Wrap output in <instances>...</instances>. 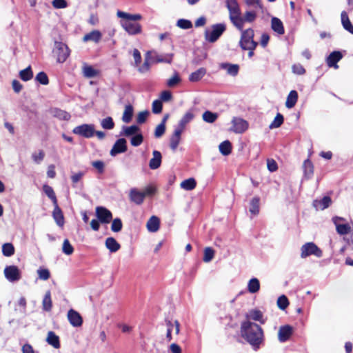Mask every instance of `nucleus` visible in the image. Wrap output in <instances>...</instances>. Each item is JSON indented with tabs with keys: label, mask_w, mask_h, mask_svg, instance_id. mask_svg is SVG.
Segmentation results:
<instances>
[{
	"label": "nucleus",
	"mask_w": 353,
	"mask_h": 353,
	"mask_svg": "<svg viewBox=\"0 0 353 353\" xmlns=\"http://www.w3.org/2000/svg\"><path fill=\"white\" fill-rule=\"evenodd\" d=\"M241 335L254 350L259 348L263 341V332L258 324L245 321L241 324Z\"/></svg>",
	"instance_id": "obj_1"
},
{
	"label": "nucleus",
	"mask_w": 353,
	"mask_h": 353,
	"mask_svg": "<svg viewBox=\"0 0 353 353\" xmlns=\"http://www.w3.org/2000/svg\"><path fill=\"white\" fill-rule=\"evenodd\" d=\"M117 15L122 19L121 25L122 28L131 35L139 34L141 32V26L137 21L141 19L139 14H132L121 10H118Z\"/></svg>",
	"instance_id": "obj_2"
},
{
	"label": "nucleus",
	"mask_w": 353,
	"mask_h": 353,
	"mask_svg": "<svg viewBox=\"0 0 353 353\" xmlns=\"http://www.w3.org/2000/svg\"><path fill=\"white\" fill-rule=\"evenodd\" d=\"M226 6L229 10L230 19L232 24L239 30L243 28L244 20L241 16L239 4L236 0H227Z\"/></svg>",
	"instance_id": "obj_3"
},
{
	"label": "nucleus",
	"mask_w": 353,
	"mask_h": 353,
	"mask_svg": "<svg viewBox=\"0 0 353 353\" xmlns=\"http://www.w3.org/2000/svg\"><path fill=\"white\" fill-rule=\"evenodd\" d=\"M300 256L301 259H305L310 256L320 258L323 256V252L314 243L307 242L301 246Z\"/></svg>",
	"instance_id": "obj_4"
},
{
	"label": "nucleus",
	"mask_w": 353,
	"mask_h": 353,
	"mask_svg": "<svg viewBox=\"0 0 353 353\" xmlns=\"http://www.w3.org/2000/svg\"><path fill=\"white\" fill-rule=\"evenodd\" d=\"M240 40V46L243 50H254L257 43L253 40L254 31L249 28L243 31Z\"/></svg>",
	"instance_id": "obj_5"
},
{
	"label": "nucleus",
	"mask_w": 353,
	"mask_h": 353,
	"mask_svg": "<svg viewBox=\"0 0 353 353\" xmlns=\"http://www.w3.org/2000/svg\"><path fill=\"white\" fill-rule=\"evenodd\" d=\"M226 27L224 23H217L213 25L212 31H206L205 34V39L209 42H215L225 30Z\"/></svg>",
	"instance_id": "obj_6"
},
{
	"label": "nucleus",
	"mask_w": 353,
	"mask_h": 353,
	"mask_svg": "<svg viewBox=\"0 0 353 353\" xmlns=\"http://www.w3.org/2000/svg\"><path fill=\"white\" fill-rule=\"evenodd\" d=\"M54 52L57 56V61L63 63L70 55V50L67 45L62 42L54 43Z\"/></svg>",
	"instance_id": "obj_7"
},
{
	"label": "nucleus",
	"mask_w": 353,
	"mask_h": 353,
	"mask_svg": "<svg viewBox=\"0 0 353 353\" xmlns=\"http://www.w3.org/2000/svg\"><path fill=\"white\" fill-rule=\"evenodd\" d=\"M194 118L192 110H189L179 120L178 124L175 126L174 132H183L188 130V125Z\"/></svg>",
	"instance_id": "obj_8"
},
{
	"label": "nucleus",
	"mask_w": 353,
	"mask_h": 353,
	"mask_svg": "<svg viewBox=\"0 0 353 353\" xmlns=\"http://www.w3.org/2000/svg\"><path fill=\"white\" fill-rule=\"evenodd\" d=\"M5 277L10 282H15L21 279V272L15 265H10L4 269Z\"/></svg>",
	"instance_id": "obj_9"
},
{
	"label": "nucleus",
	"mask_w": 353,
	"mask_h": 353,
	"mask_svg": "<svg viewBox=\"0 0 353 353\" xmlns=\"http://www.w3.org/2000/svg\"><path fill=\"white\" fill-rule=\"evenodd\" d=\"M165 325L167 327L166 332V340L171 341L172 340V333L174 332L176 335H178L180 332V323L178 321H165Z\"/></svg>",
	"instance_id": "obj_10"
},
{
	"label": "nucleus",
	"mask_w": 353,
	"mask_h": 353,
	"mask_svg": "<svg viewBox=\"0 0 353 353\" xmlns=\"http://www.w3.org/2000/svg\"><path fill=\"white\" fill-rule=\"evenodd\" d=\"M232 123V130L234 131V132H243L246 131L249 127L248 121L240 117H234Z\"/></svg>",
	"instance_id": "obj_11"
},
{
	"label": "nucleus",
	"mask_w": 353,
	"mask_h": 353,
	"mask_svg": "<svg viewBox=\"0 0 353 353\" xmlns=\"http://www.w3.org/2000/svg\"><path fill=\"white\" fill-rule=\"evenodd\" d=\"M96 214L99 221L103 223H110L112 219L111 212L104 207H97Z\"/></svg>",
	"instance_id": "obj_12"
},
{
	"label": "nucleus",
	"mask_w": 353,
	"mask_h": 353,
	"mask_svg": "<svg viewBox=\"0 0 353 353\" xmlns=\"http://www.w3.org/2000/svg\"><path fill=\"white\" fill-rule=\"evenodd\" d=\"M68 320L73 327H80L83 323L81 314L73 309L69 310L67 314Z\"/></svg>",
	"instance_id": "obj_13"
},
{
	"label": "nucleus",
	"mask_w": 353,
	"mask_h": 353,
	"mask_svg": "<svg viewBox=\"0 0 353 353\" xmlns=\"http://www.w3.org/2000/svg\"><path fill=\"white\" fill-rule=\"evenodd\" d=\"M293 332V328L289 325H283L279 327L278 332V339L281 343L287 341Z\"/></svg>",
	"instance_id": "obj_14"
},
{
	"label": "nucleus",
	"mask_w": 353,
	"mask_h": 353,
	"mask_svg": "<svg viewBox=\"0 0 353 353\" xmlns=\"http://www.w3.org/2000/svg\"><path fill=\"white\" fill-rule=\"evenodd\" d=\"M127 150L126 141L125 139L121 138L118 139L114 144L110 150V155L115 157L116 155L125 152Z\"/></svg>",
	"instance_id": "obj_15"
},
{
	"label": "nucleus",
	"mask_w": 353,
	"mask_h": 353,
	"mask_svg": "<svg viewBox=\"0 0 353 353\" xmlns=\"http://www.w3.org/2000/svg\"><path fill=\"white\" fill-rule=\"evenodd\" d=\"M129 196L131 201L137 205H141L144 201L145 194L143 192L139 191L136 188H132L130 191Z\"/></svg>",
	"instance_id": "obj_16"
},
{
	"label": "nucleus",
	"mask_w": 353,
	"mask_h": 353,
	"mask_svg": "<svg viewBox=\"0 0 353 353\" xmlns=\"http://www.w3.org/2000/svg\"><path fill=\"white\" fill-rule=\"evenodd\" d=\"M52 217L59 227L62 228L64 225L65 220L63 212L59 207L58 203L54 205V210L52 212Z\"/></svg>",
	"instance_id": "obj_17"
},
{
	"label": "nucleus",
	"mask_w": 353,
	"mask_h": 353,
	"mask_svg": "<svg viewBox=\"0 0 353 353\" xmlns=\"http://www.w3.org/2000/svg\"><path fill=\"white\" fill-rule=\"evenodd\" d=\"M342 59V54L339 51L332 52L327 58V63L329 67L338 68L337 62Z\"/></svg>",
	"instance_id": "obj_18"
},
{
	"label": "nucleus",
	"mask_w": 353,
	"mask_h": 353,
	"mask_svg": "<svg viewBox=\"0 0 353 353\" xmlns=\"http://www.w3.org/2000/svg\"><path fill=\"white\" fill-rule=\"evenodd\" d=\"M153 157L150 160L149 167L152 170H156L161 166L162 156L160 152L154 150L152 152Z\"/></svg>",
	"instance_id": "obj_19"
},
{
	"label": "nucleus",
	"mask_w": 353,
	"mask_h": 353,
	"mask_svg": "<svg viewBox=\"0 0 353 353\" xmlns=\"http://www.w3.org/2000/svg\"><path fill=\"white\" fill-rule=\"evenodd\" d=\"M102 38V34L99 30H94L91 31L90 32L85 34L83 37V41H93L96 43H99Z\"/></svg>",
	"instance_id": "obj_20"
},
{
	"label": "nucleus",
	"mask_w": 353,
	"mask_h": 353,
	"mask_svg": "<svg viewBox=\"0 0 353 353\" xmlns=\"http://www.w3.org/2000/svg\"><path fill=\"white\" fill-rule=\"evenodd\" d=\"M160 220L156 216H152L147 222L146 227L149 232H156L159 230Z\"/></svg>",
	"instance_id": "obj_21"
},
{
	"label": "nucleus",
	"mask_w": 353,
	"mask_h": 353,
	"mask_svg": "<svg viewBox=\"0 0 353 353\" xmlns=\"http://www.w3.org/2000/svg\"><path fill=\"white\" fill-rule=\"evenodd\" d=\"M220 68L227 71V73L232 77L238 74L239 66L237 64H232L229 63H223L221 64Z\"/></svg>",
	"instance_id": "obj_22"
},
{
	"label": "nucleus",
	"mask_w": 353,
	"mask_h": 353,
	"mask_svg": "<svg viewBox=\"0 0 353 353\" xmlns=\"http://www.w3.org/2000/svg\"><path fill=\"white\" fill-rule=\"evenodd\" d=\"M272 29L279 34H283L285 32L282 21L277 17H272L271 20Z\"/></svg>",
	"instance_id": "obj_23"
},
{
	"label": "nucleus",
	"mask_w": 353,
	"mask_h": 353,
	"mask_svg": "<svg viewBox=\"0 0 353 353\" xmlns=\"http://www.w3.org/2000/svg\"><path fill=\"white\" fill-rule=\"evenodd\" d=\"M46 341L54 348L58 349L60 347L59 337L52 331L48 332Z\"/></svg>",
	"instance_id": "obj_24"
},
{
	"label": "nucleus",
	"mask_w": 353,
	"mask_h": 353,
	"mask_svg": "<svg viewBox=\"0 0 353 353\" xmlns=\"http://www.w3.org/2000/svg\"><path fill=\"white\" fill-rule=\"evenodd\" d=\"M298 101V93L296 90H291L285 101L286 108L290 109L294 107Z\"/></svg>",
	"instance_id": "obj_25"
},
{
	"label": "nucleus",
	"mask_w": 353,
	"mask_h": 353,
	"mask_svg": "<svg viewBox=\"0 0 353 353\" xmlns=\"http://www.w3.org/2000/svg\"><path fill=\"white\" fill-rule=\"evenodd\" d=\"M105 247L111 252H117L120 248V244L113 237H108L105 242Z\"/></svg>",
	"instance_id": "obj_26"
},
{
	"label": "nucleus",
	"mask_w": 353,
	"mask_h": 353,
	"mask_svg": "<svg viewBox=\"0 0 353 353\" xmlns=\"http://www.w3.org/2000/svg\"><path fill=\"white\" fill-rule=\"evenodd\" d=\"M341 23L345 30L350 33L353 34V26L349 19L347 14L345 11H343L341 14Z\"/></svg>",
	"instance_id": "obj_27"
},
{
	"label": "nucleus",
	"mask_w": 353,
	"mask_h": 353,
	"mask_svg": "<svg viewBox=\"0 0 353 353\" xmlns=\"http://www.w3.org/2000/svg\"><path fill=\"white\" fill-rule=\"evenodd\" d=\"M82 70L83 76L87 78H93L99 74V71L97 70L94 69L91 65H87L86 63L83 64Z\"/></svg>",
	"instance_id": "obj_28"
},
{
	"label": "nucleus",
	"mask_w": 353,
	"mask_h": 353,
	"mask_svg": "<svg viewBox=\"0 0 353 353\" xmlns=\"http://www.w3.org/2000/svg\"><path fill=\"white\" fill-rule=\"evenodd\" d=\"M72 132H101V131L95 130L94 125L92 124H83L81 125L76 127Z\"/></svg>",
	"instance_id": "obj_29"
},
{
	"label": "nucleus",
	"mask_w": 353,
	"mask_h": 353,
	"mask_svg": "<svg viewBox=\"0 0 353 353\" xmlns=\"http://www.w3.org/2000/svg\"><path fill=\"white\" fill-rule=\"evenodd\" d=\"M206 74V70L204 68H201L195 72L191 73L189 77V80L192 82H197L200 81Z\"/></svg>",
	"instance_id": "obj_30"
},
{
	"label": "nucleus",
	"mask_w": 353,
	"mask_h": 353,
	"mask_svg": "<svg viewBox=\"0 0 353 353\" xmlns=\"http://www.w3.org/2000/svg\"><path fill=\"white\" fill-rule=\"evenodd\" d=\"M134 108L132 105H127L125 107L122 116V120L124 123H130L132 119Z\"/></svg>",
	"instance_id": "obj_31"
},
{
	"label": "nucleus",
	"mask_w": 353,
	"mask_h": 353,
	"mask_svg": "<svg viewBox=\"0 0 353 353\" xmlns=\"http://www.w3.org/2000/svg\"><path fill=\"white\" fill-rule=\"evenodd\" d=\"M51 114L53 117L60 120H68L70 118V115L68 112L59 108L52 109Z\"/></svg>",
	"instance_id": "obj_32"
},
{
	"label": "nucleus",
	"mask_w": 353,
	"mask_h": 353,
	"mask_svg": "<svg viewBox=\"0 0 353 353\" xmlns=\"http://www.w3.org/2000/svg\"><path fill=\"white\" fill-rule=\"evenodd\" d=\"M331 199L329 196H324L322 199L319 201H314V205L316 208H320L321 210H324L330 206L331 204Z\"/></svg>",
	"instance_id": "obj_33"
},
{
	"label": "nucleus",
	"mask_w": 353,
	"mask_h": 353,
	"mask_svg": "<svg viewBox=\"0 0 353 353\" xmlns=\"http://www.w3.org/2000/svg\"><path fill=\"white\" fill-rule=\"evenodd\" d=\"M219 117V114L216 112H212L210 110H206L203 113V120L209 123H214Z\"/></svg>",
	"instance_id": "obj_34"
},
{
	"label": "nucleus",
	"mask_w": 353,
	"mask_h": 353,
	"mask_svg": "<svg viewBox=\"0 0 353 353\" xmlns=\"http://www.w3.org/2000/svg\"><path fill=\"white\" fill-rule=\"evenodd\" d=\"M260 289V283L258 279L252 278L248 283V290L249 292L254 294L257 292Z\"/></svg>",
	"instance_id": "obj_35"
},
{
	"label": "nucleus",
	"mask_w": 353,
	"mask_h": 353,
	"mask_svg": "<svg viewBox=\"0 0 353 353\" xmlns=\"http://www.w3.org/2000/svg\"><path fill=\"white\" fill-rule=\"evenodd\" d=\"M42 306L43 310L45 311L49 312L51 310L52 303L51 299V293L50 291L46 292L42 301Z\"/></svg>",
	"instance_id": "obj_36"
},
{
	"label": "nucleus",
	"mask_w": 353,
	"mask_h": 353,
	"mask_svg": "<svg viewBox=\"0 0 353 353\" xmlns=\"http://www.w3.org/2000/svg\"><path fill=\"white\" fill-rule=\"evenodd\" d=\"M181 188L185 190H192L196 185V182L194 178H189L181 183Z\"/></svg>",
	"instance_id": "obj_37"
},
{
	"label": "nucleus",
	"mask_w": 353,
	"mask_h": 353,
	"mask_svg": "<svg viewBox=\"0 0 353 353\" xmlns=\"http://www.w3.org/2000/svg\"><path fill=\"white\" fill-rule=\"evenodd\" d=\"M303 168L305 176L307 178H310L314 172V166L312 163L309 159H306L303 163Z\"/></svg>",
	"instance_id": "obj_38"
},
{
	"label": "nucleus",
	"mask_w": 353,
	"mask_h": 353,
	"mask_svg": "<svg viewBox=\"0 0 353 353\" xmlns=\"http://www.w3.org/2000/svg\"><path fill=\"white\" fill-rule=\"evenodd\" d=\"M43 190L45 194L47 195V196L50 199H51V201L53 203V205L58 203L55 193L52 187L49 186L48 185H44L43 186Z\"/></svg>",
	"instance_id": "obj_39"
},
{
	"label": "nucleus",
	"mask_w": 353,
	"mask_h": 353,
	"mask_svg": "<svg viewBox=\"0 0 353 353\" xmlns=\"http://www.w3.org/2000/svg\"><path fill=\"white\" fill-rule=\"evenodd\" d=\"M260 199L257 196L254 197L250 201V212L254 215H256L259 212Z\"/></svg>",
	"instance_id": "obj_40"
},
{
	"label": "nucleus",
	"mask_w": 353,
	"mask_h": 353,
	"mask_svg": "<svg viewBox=\"0 0 353 353\" xmlns=\"http://www.w3.org/2000/svg\"><path fill=\"white\" fill-rule=\"evenodd\" d=\"M219 148L220 152L224 156H227L231 153L232 146L229 141H223L219 145Z\"/></svg>",
	"instance_id": "obj_41"
},
{
	"label": "nucleus",
	"mask_w": 353,
	"mask_h": 353,
	"mask_svg": "<svg viewBox=\"0 0 353 353\" xmlns=\"http://www.w3.org/2000/svg\"><path fill=\"white\" fill-rule=\"evenodd\" d=\"M19 77L21 79L24 81L30 80L33 77V73L30 66H28L24 70H22L19 72Z\"/></svg>",
	"instance_id": "obj_42"
},
{
	"label": "nucleus",
	"mask_w": 353,
	"mask_h": 353,
	"mask_svg": "<svg viewBox=\"0 0 353 353\" xmlns=\"http://www.w3.org/2000/svg\"><path fill=\"white\" fill-rule=\"evenodd\" d=\"M336 232L340 235H345L352 231V228L350 224L345 223L342 225H336Z\"/></svg>",
	"instance_id": "obj_43"
},
{
	"label": "nucleus",
	"mask_w": 353,
	"mask_h": 353,
	"mask_svg": "<svg viewBox=\"0 0 353 353\" xmlns=\"http://www.w3.org/2000/svg\"><path fill=\"white\" fill-rule=\"evenodd\" d=\"M172 54H157L154 57V59L157 63H170L172 61Z\"/></svg>",
	"instance_id": "obj_44"
},
{
	"label": "nucleus",
	"mask_w": 353,
	"mask_h": 353,
	"mask_svg": "<svg viewBox=\"0 0 353 353\" xmlns=\"http://www.w3.org/2000/svg\"><path fill=\"white\" fill-rule=\"evenodd\" d=\"M181 134H172L170 139V146L172 150H175L181 139Z\"/></svg>",
	"instance_id": "obj_45"
},
{
	"label": "nucleus",
	"mask_w": 353,
	"mask_h": 353,
	"mask_svg": "<svg viewBox=\"0 0 353 353\" xmlns=\"http://www.w3.org/2000/svg\"><path fill=\"white\" fill-rule=\"evenodd\" d=\"M214 256V250L210 247L205 248L204 250V253H203V261L205 263H209L210 261H211L212 260Z\"/></svg>",
	"instance_id": "obj_46"
},
{
	"label": "nucleus",
	"mask_w": 353,
	"mask_h": 353,
	"mask_svg": "<svg viewBox=\"0 0 353 353\" xmlns=\"http://www.w3.org/2000/svg\"><path fill=\"white\" fill-rule=\"evenodd\" d=\"M181 79L178 74V72H175L172 77H170L167 81V85L170 88H173L176 86L181 82Z\"/></svg>",
	"instance_id": "obj_47"
},
{
	"label": "nucleus",
	"mask_w": 353,
	"mask_h": 353,
	"mask_svg": "<svg viewBox=\"0 0 353 353\" xmlns=\"http://www.w3.org/2000/svg\"><path fill=\"white\" fill-rule=\"evenodd\" d=\"M3 254L6 256H10L14 253V248L12 244L7 243L2 246Z\"/></svg>",
	"instance_id": "obj_48"
},
{
	"label": "nucleus",
	"mask_w": 353,
	"mask_h": 353,
	"mask_svg": "<svg viewBox=\"0 0 353 353\" xmlns=\"http://www.w3.org/2000/svg\"><path fill=\"white\" fill-rule=\"evenodd\" d=\"M62 252L66 255H71L74 252V248L68 239H65L62 245Z\"/></svg>",
	"instance_id": "obj_49"
},
{
	"label": "nucleus",
	"mask_w": 353,
	"mask_h": 353,
	"mask_svg": "<svg viewBox=\"0 0 353 353\" xmlns=\"http://www.w3.org/2000/svg\"><path fill=\"white\" fill-rule=\"evenodd\" d=\"M247 317L254 321H260L262 323H263L262 321L263 314L259 310H251L248 314Z\"/></svg>",
	"instance_id": "obj_50"
},
{
	"label": "nucleus",
	"mask_w": 353,
	"mask_h": 353,
	"mask_svg": "<svg viewBox=\"0 0 353 353\" xmlns=\"http://www.w3.org/2000/svg\"><path fill=\"white\" fill-rule=\"evenodd\" d=\"M101 125L105 130H112L114 128V123L112 119L108 117L101 121Z\"/></svg>",
	"instance_id": "obj_51"
},
{
	"label": "nucleus",
	"mask_w": 353,
	"mask_h": 353,
	"mask_svg": "<svg viewBox=\"0 0 353 353\" xmlns=\"http://www.w3.org/2000/svg\"><path fill=\"white\" fill-rule=\"evenodd\" d=\"M283 116L280 114V113H278L276 114V116L275 117L274 119L273 120V121L270 124V128L272 129V128H279V126H281V125L283 123Z\"/></svg>",
	"instance_id": "obj_52"
},
{
	"label": "nucleus",
	"mask_w": 353,
	"mask_h": 353,
	"mask_svg": "<svg viewBox=\"0 0 353 353\" xmlns=\"http://www.w3.org/2000/svg\"><path fill=\"white\" fill-rule=\"evenodd\" d=\"M176 26L181 29L187 30L192 27V23L190 20L181 19L177 21Z\"/></svg>",
	"instance_id": "obj_53"
},
{
	"label": "nucleus",
	"mask_w": 353,
	"mask_h": 353,
	"mask_svg": "<svg viewBox=\"0 0 353 353\" xmlns=\"http://www.w3.org/2000/svg\"><path fill=\"white\" fill-rule=\"evenodd\" d=\"M39 279L43 281L48 280L50 276V271L46 268H39L37 270Z\"/></svg>",
	"instance_id": "obj_54"
},
{
	"label": "nucleus",
	"mask_w": 353,
	"mask_h": 353,
	"mask_svg": "<svg viewBox=\"0 0 353 353\" xmlns=\"http://www.w3.org/2000/svg\"><path fill=\"white\" fill-rule=\"evenodd\" d=\"M35 80L42 85H47L49 83L48 77L44 72H39L35 77Z\"/></svg>",
	"instance_id": "obj_55"
},
{
	"label": "nucleus",
	"mask_w": 353,
	"mask_h": 353,
	"mask_svg": "<svg viewBox=\"0 0 353 353\" xmlns=\"http://www.w3.org/2000/svg\"><path fill=\"white\" fill-rule=\"evenodd\" d=\"M149 56H150V52H148L146 54V57H145L143 64L141 66H140L138 69V70L141 73L147 72L150 70V64L149 63Z\"/></svg>",
	"instance_id": "obj_56"
},
{
	"label": "nucleus",
	"mask_w": 353,
	"mask_h": 353,
	"mask_svg": "<svg viewBox=\"0 0 353 353\" xmlns=\"http://www.w3.org/2000/svg\"><path fill=\"white\" fill-rule=\"evenodd\" d=\"M289 305L288 298L285 295L279 296L277 299V305L281 310H285Z\"/></svg>",
	"instance_id": "obj_57"
},
{
	"label": "nucleus",
	"mask_w": 353,
	"mask_h": 353,
	"mask_svg": "<svg viewBox=\"0 0 353 353\" xmlns=\"http://www.w3.org/2000/svg\"><path fill=\"white\" fill-rule=\"evenodd\" d=\"M133 136L131 137V144L133 146H139L143 142V136L141 134H132Z\"/></svg>",
	"instance_id": "obj_58"
},
{
	"label": "nucleus",
	"mask_w": 353,
	"mask_h": 353,
	"mask_svg": "<svg viewBox=\"0 0 353 353\" xmlns=\"http://www.w3.org/2000/svg\"><path fill=\"white\" fill-rule=\"evenodd\" d=\"M122 229V222L121 220L119 218L114 219L112 221L111 230L114 232H118L121 231Z\"/></svg>",
	"instance_id": "obj_59"
},
{
	"label": "nucleus",
	"mask_w": 353,
	"mask_h": 353,
	"mask_svg": "<svg viewBox=\"0 0 353 353\" xmlns=\"http://www.w3.org/2000/svg\"><path fill=\"white\" fill-rule=\"evenodd\" d=\"M52 5L56 9H62L68 6V3L65 0H53Z\"/></svg>",
	"instance_id": "obj_60"
},
{
	"label": "nucleus",
	"mask_w": 353,
	"mask_h": 353,
	"mask_svg": "<svg viewBox=\"0 0 353 353\" xmlns=\"http://www.w3.org/2000/svg\"><path fill=\"white\" fill-rule=\"evenodd\" d=\"M148 114H149L148 111L140 112L137 116V119H136L137 123L138 124H142V123H145Z\"/></svg>",
	"instance_id": "obj_61"
},
{
	"label": "nucleus",
	"mask_w": 353,
	"mask_h": 353,
	"mask_svg": "<svg viewBox=\"0 0 353 353\" xmlns=\"http://www.w3.org/2000/svg\"><path fill=\"white\" fill-rule=\"evenodd\" d=\"M292 72L294 73V74H299V75H301V74H305V68H303V66L300 64V63H296V64H294L292 67Z\"/></svg>",
	"instance_id": "obj_62"
},
{
	"label": "nucleus",
	"mask_w": 353,
	"mask_h": 353,
	"mask_svg": "<svg viewBox=\"0 0 353 353\" xmlns=\"http://www.w3.org/2000/svg\"><path fill=\"white\" fill-rule=\"evenodd\" d=\"M162 101L160 100H155L152 103V112L155 114H159L162 111Z\"/></svg>",
	"instance_id": "obj_63"
},
{
	"label": "nucleus",
	"mask_w": 353,
	"mask_h": 353,
	"mask_svg": "<svg viewBox=\"0 0 353 353\" xmlns=\"http://www.w3.org/2000/svg\"><path fill=\"white\" fill-rule=\"evenodd\" d=\"M256 14L254 12L248 11L245 12L244 17L243 18L245 21L252 22L255 20Z\"/></svg>",
	"instance_id": "obj_64"
}]
</instances>
